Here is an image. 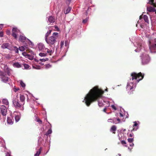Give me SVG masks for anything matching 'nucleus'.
I'll return each instance as SVG.
<instances>
[{
	"mask_svg": "<svg viewBox=\"0 0 156 156\" xmlns=\"http://www.w3.org/2000/svg\"><path fill=\"white\" fill-rule=\"evenodd\" d=\"M103 93L104 91L99 89L98 87H94L86 95L83 102L89 107L91 103L101 98Z\"/></svg>",
	"mask_w": 156,
	"mask_h": 156,
	"instance_id": "1",
	"label": "nucleus"
},
{
	"mask_svg": "<svg viewBox=\"0 0 156 156\" xmlns=\"http://www.w3.org/2000/svg\"><path fill=\"white\" fill-rule=\"evenodd\" d=\"M20 101L19 99L18 94H17L16 96L13 97L12 100V103L14 106L16 108L23 109V105L25 104V101L26 97L27 98V100L29 99L28 95L27 94L20 95Z\"/></svg>",
	"mask_w": 156,
	"mask_h": 156,
	"instance_id": "2",
	"label": "nucleus"
},
{
	"mask_svg": "<svg viewBox=\"0 0 156 156\" xmlns=\"http://www.w3.org/2000/svg\"><path fill=\"white\" fill-rule=\"evenodd\" d=\"M58 33L57 32H54L52 35L48 38H45V40L47 43L50 46H54L55 47V44L57 42V39L58 37Z\"/></svg>",
	"mask_w": 156,
	"mask_h": 156,
	"instance_id": "3",
	"label": "nucleus"
},
{
	"mask_svg": "<svg viewBox=\"0 0 156 156\" xmlns=\"http://www.w3.org/2000/svg\"><path fill=\"white\" fill-rule=\"evenodd\" d=\"M131 76H132V80H136L137 83L142 80L144 76V74H142L140 72L138 73H136L135 72H133L131 74Z\"/></svg>",
	"mask_w": 156,
	"mask_h": 156,
	"instance_id": "4",
	"label": "nucleus"
},
{
	"mask_svg": "<svg viewBox=\"0 0 156 156\" xmlns=\"http://www.w3.org/2000/svg\"><path fill=\"white\" fill-rule=\"evenodd\" d=\"M141 57L142 63L143 64H146L149 62L150 59L148 55L143 54Z\"/></svg>",
	"mask_w": 156,
	"mask_h": 156,
	"instance_id": "5",
	"label": "nucleus"
},
{
	"mask_svg": "<svg viewBox=\"0 0 156 156\" xmlns=\"http://www.w3.org/2000/svg\"><path fill=\"white\" fill-rule=\"evenodd\" d=\"M0 77L1 78L2 80L5 83H6L8 81V77L3 72H0Z\"/></svg>",
	"mask_w": 156,
	"mask_h": 156,
	"instance_id": "6",
	"label": "nucleus"
},
{
	"mask_svg": "<svg viewBox=\"0 0 156 156\" xmlns=\"http://www.w3.org/2000/svg\"><path fill=\"white\" fill-rule=\"evenodd\" d=\"M126 89L129 90V94H132L133 93V92L134 90V88L133 87V83H128L126 86Z\"/></svg>",
	"mask_w": 156,
	"mask_h": 156,
	"instance_id": "7",
	"label": "nucleus"
},
{
	"mask_svg": "<svg viewBox=\"0 0 156 156\" xmlns=\"http://www.w3.org/2000/svg\"><path fill=\"white\" fill-rule=\"evenodd\" d=\"M26 51L27 52H28V53H30V54H28L27 58L30 60L33 59L34 57V52L32 50L29 49L26 50Z\"/></svg>",
	"mask_w": 156,
	"mask_h": 156,
	"instance_id": "8",
	"label": "nucleus"
},
{
	"mask_svg": "<svg viewBox=\"0 0 156 156\" xmlns=\"http://www.w3.org/2000/svg\"><path fill=\"white\" fill-rule=\"evenodd\" d=\"M1 48L3 49L7 48L10 50L12 49L11 46L10 44L8 43H4L1 46Z\"/></svg>",
	"mask_w": 156,
	"mask_h": 156,
	"instance_id": "9",
	"label": "nucleus"
},
{
	"mask_svg": "<svg viewBox=\"0 0 156 156\" xmlns=\"http://www.w3.org/2000/svg\"><path fill=\"white\" fill-rule=\"evenodd\" d=\"M19 30L17 28H13L12 29V36L15 39H17V34Z\"/></svg>",
	"mask_w": 156,
	"mask_h": 156,
	"instance_id": "10",
	"label": "nucleus"
},
{
	"mask_svg": "<svg viewBox=\"0 0 156 156\" xmlns=\"http://www.w3.org/2000/svg\"><path fill=\"white\" fill-rule=\"evenodd\" d=\"M1 113L3 116H5L6 115L7 109L6 107L4 106H2L0 108Z\"/></svg>",
	"mask_w": 156,
	"mask_h": 156,
	"instance_id": "11",
	"label": "nucleus"
},
{
	"mask_svg": "<svg viewBox=\"0 0 156 156\" xmlns=\"http://www.w3.org/2000/svg\"><path fill=\"white\" fill-rule=\"evenodd\" d=\"M149 49L151 52H152L153 50H156V44H151V41H149Z\"/></svg>",
	"mask_w": 156,
	"mask_h": 156,
	"instance_id": "12",
	"label": "nucleus"
},
{
	"mask_svg": "<svg viewBox=\"0 0 156 156\" xmlns=\"http://www.w3.org/2000/svg\"><path fill=\"white\" fill-rule=\"evenodd\" d=\"M38 47L39 50L41 51L44 52L46 48L44 45L41 43H39L38 45Z\"/></svg>",
	"mask_w": 156,
	"mask_h": 156,
	"instance_id": "13",
	"label": "nucleus"
},
{
	"mask_svg": "<svg viewBox=\"0 0 156 156\" xmlns=\"http://www.w3.org/2000/svg\"><path fill=\"white\" fill-rule=\"evenodd\" d=\"M54 48L55 47H53V48L52 49H49L46 48L45 49V51H44V52H47L49 55H51L54 51Z\"/></svg>",
	"mask_w": 156,
	"mask_h": 156,
	"instance_id": "14",
	"label": "nucleus"
},
{
	"mask_svg": "<svg viewBox=\"0 0 156 156\" xmlns=\"http://www.w3.org/2000/svg\"><path fill=\"white\" fill-rule=\"evenodd\" d=\"M48 21L50 23H53L55 21V19L54 16H49L48 17Z\"/></svg>",
	"mask_w": 156,
	"mask_h": 156,
	"instance_id": "15",
	"label": "nucleus"
},
{
	"mask_svg": "<svg viewBox=\"0 0 156 156\" xmlns=\"http://www.w3.org/2000/svg\"><path fill=\"white\" fill-rule=\"evenodd\" d=\"M133 129L131 131L136 130L138 128V124L136 121L134 122V124L133 125Z\"/></svg>",
	"mask_w": 156,
	"mask_h": 156,
	"instance_id": "16",
	"label": "nucleus"
},
{
	"mask_svg": "<svg viewBox=\"0 0 156 156\" xmlns=\"http://www.w3.org/2000/svg\"><path fill=\"white\" fill-rule=\"evenodd\" d=\"M26 37L24 36L20 35L19 38V41L22 42H25Z\"/></svg>",
	"mask_w": 156,
	"mask_h": 156,
	"instance_id": "17",
	"label": "nucleus"
},
{
	"mask_svg": "<svg viewBox=\"0 0 156 156\" xmlns=\"http://www.w3.org/2000/svg\"><path fill=\"white\" fill-rule=\"evenodd\" d=\"M147 10L149 12H155L156 11V9L155 8L151 6L148 7L147 8Z\"/></svg>",
	"mask_w": 156,
	"mask_h": 156,
	"instance_id": "18",
	"label": "nucleus"
},
{
	"mask_svg": "<svg viewBox=\"0 0 156 156\" xmlns=\"http://www.w3.org/2000/svg\"><path fill=\"white\" fill-rule=\"evenodd\" d=\"M116 127L115 125L112 126L110 129V132L112 133H113L115 134V131L116 129Z\"/></svg>",
	"mask_w": 156,
	"mask_h": 156,
	"instance_id": "19",
	"label": "nucleus"
},
{
	"mask_svg": "<svg viewBox=\"0 0 156 156\" xmlns=\"http://www.w3.org/2000/svg\"><path fill=\"white\" fill-rule=\"evenodd\" d=\"M7 122L8 124H12L13 123V120L10 118L8 117L7 119Z\"/></svg>",
	"mask_w": 156,
	"mask_h": 156,
	"instance_id": "20",
	"label": "nucleus"
},
{
	"mask_svg": "<svg viewBox=\"0 0 156 156\" xmlns=\"http://www.w3.org/2000/svg\"><path fill=\"white\" fill-rule=\"evenodd\" d=\"M149 2L148 3L151 4L153 5L154 7H156V3H154V0H148Z\"/></svg>",
	"mask_w": 156,
	"mask_h": 156,
	"instance_id": "21",
	"label": "nucleus"
},
{
	"mask_svg": "<svg viewBox=\"0 0 156 156\" xmlns=\"http://www.w3.org/2000/svg\"><path fill=\"white\" fill-rule=\"evenodd\" d=\"M14 67L16 68H20L21 67V65L18 62H16L13 64Z\"/></svg>",
	"mask_w": 156,
	"mask_h": 156,
	"instance_id": "22",
	"label": "nucleus"
},
{
	"mask_svg": "<svg viewBox=\"0 0 156 156\" xmlns=\"http://www.w3.org/2000/svg\"><path fill=\"white\" fill-rule=\"evenodd\" d=\"M42 150V148L40 147L38 150V151L37 152V153L34 154V156H39L41 154Z\"/></svg>",
	"mask_w": 156,
	"mask_h": 156,
	"instance_id": "23",
	"label": "nucleus"
},
{
	"mask_svg": "<svg viewBox=\"0 0 156 156\" xmlns=\"http://www.w3.org/2000/svg\"><path fill=\"white\" fill-rule=\"evenodd\" d=\"M144 19L146 22L147 23H149L148 17L146 15H144Z\"/></svg>",
	"mask_w": 156,
	"mask_h": 156,
	"instance_id": "24",
	"label": "nucleus"
},
{
	"mask_svg": "<svg viewBox=\"0 0 156 156\" xmlns=\"http://www.w3.org/2000/svg\"><path fill=\"white\" fill-rule=\"evenodd\" d=\"M51 30H49L47 33L46 34L45 38H48V37L49 35L51 33Z\"/></svg>",
	"mask_w": 156,
	"mask_h": 156,
	"instance_id": "25",
	"label": "nucleus"
},
{
	"mask_svg": "<svg viewBox=\"0 0 156 156\" xmlns=\"http://www.w3.org/2000/svg\"><path fill=\"white\" fill-rule=\"evenodd\" d=\"M2 102L4 104L7 105L9 104V102L8 100L7 99H3L2 100Z\"/></svg>",
	"mask_w": 156,
	"mask_h": 156,
	"instance_id": "26",
	"label": "nucleus"
},
{
	"mask_svg": "<svg viewBox=\"0 0 156 156\" xmlns=\"http://www.w3.org/2000/svg\"><path fill=\"white\" fill-rule=\"evenodd\" d=\"M52 133V130L51 129H49L46 133L45 135L47 136Z\"/></svg>",
	"mask_w": 156,
	"mask_h": 156,
	"instance_id": "27",
	"label": "nucleus"
},
{
	"mask_svg": "<svg viewBox=\"0 0 156 156\" xmlns=\"http://www.w3.org/2000/svg\"><path fill=\"white\" fill-rule=\"evenodd\" d=\"M20 117L18 115L15 116V119L16 122H18L20 119Z\"/></svg>",
	"mask_w": 156,
	"mask_h": 156,
	"instance_id": "28",
	"label": "nucleus"
},
{
	"mask_svg": "<svg viewBox=\"0 0 156 156\" xmlns=\"http://www.w3.org/2000/svg\"><path fill=\"white\" fill-rule=\"evenodd\" d=\"M19 50L21 51H23L25 50V48L23 46H21L19 47Z\"/></svg>",
	"mask_w": 156,
	"mask_h": 156,
	"instance_id": "29",
	"label": "nucleus"
},
{
	"mask_svg": "<svg viewBox=\"0 0 156 156\" xmlns=\"http://www.w3.org/2000/svg\"><path fill=\"white\" fill-rule=\"evenodd\" d=\"M20 83L21 86L23 88H24L25 87V83L22 81H20Z\"/></svg>",
	"mask_w": 156,
	"mask_h": 156,
	"instance_id": "30",
	"label": "nucleus"
},
{
	"mask_svg": "<svg viewBox=\"0 0 156 156\" xmlns=\"http://www.w3.org/2000/svg\"><path fill=\"white\" fill-rule=\"evenodd\" d=\"M28 52H27L26 51V52H23L22 54L23 55L25 56L26 58H27V55L28 54Z\"/></svg>",
	"mask_w": 156,
	"mask_h": 156,
	"instance_id": "31",
	"label": "nucleus"
},
{
	"mask_svg": "<svg viewBox=\"0 0 156 156\" xmlns=\"http://www.w3.org/2000/svg\"><path fill=\"white\" fill-rule=\"evenodd\" d=\"M14 50L16 53H18L19 52V50L18 48L16 47L15 46L14 47Z\"/></svg>",
	"mask_w": 156,
	"mask_h": 156,
	"instance_id": "32",
	"label": "nucleus"
},
{
	"mask_svg": "<svg viewBox=\"0 0 156 156\" xmlns=\"http://www.w3.org/2000/svg\"><path fill=\"white\" fill-rule=\"evenodd\" d=\"M45 66V68L47 69L49 68L51 66V65L49 64H46Z\"/></svg>",
	"mask_w": 156,
	"mask_h": 156,
	"instance_id": "33",
	"label": "nucleus"
},
{
	"mask_svg": "<svg viewBox=\"0 0 156 156\" xmlns=\"http://www.w3.org/2000/svg\"><path fill=\"white\" fill-rule=\"evenodd\" d=\"M23 65H24V68L25 69H28L29 67V65L27 64H24Z\"/></svg>",
	"mask_w": 156,
	"mask_h": 156,
	"instance_id": "34",
	"label": "nucleus"
},
{
	"mask_svg": "<svg viewBox=\"0 0 156 156\" xmlns=\"http://www.w3.org/2000/svg\"><path fill=\"white\" fill-rule=\"evenodd\" d=\"M39 55L41 56H45L46 55V54L44 53H40L39 54Z\"/></svg>",
	"mask_w": 156,
	"mask_h": 156,
	"instance_id": "35",
	"label": "nucleus"
},
{
	"mask_svg": "<svg viewBox=\"0 0 156 156\" xmlns=\"http://www.w3.org/2000/svg\"><path fill=\"white\" fill-rule=\"evenodd\" d=\"M37 121L38 122L39 124H41L42 123V121L39 119H37Z\"/></svg>",
	"mask_w": 156,
	"mask_h": 156,
	"instance_id": "36",
	"label": "nucleus"
},
{
	"mask_svg": "<svg viewBox=\"0 0 156 156\" xmlns=\"http://www.w3.org/2000/svg\"><path fill=\"white\" fill-rule=\"evenodd\" d=\"M128 141L129 143H132L133 141V138H129L128 139Z\"/></svg>",
	"mask_w": 156,
	"mask_h": 156,
	"instance_id": "37",
	"label": "nucleus"
},
{
	"mask_svg": "<svg viewBox=\"0 0 156 156\" xmlns=\"http://www.w3.org/2000/svg\"><path fill=\"white\" fill-rule=\"evenodd\" d=\"M6 58L8 59H9L11 57V56L9 54L6 55L5 56Z\"/></svg>",
	"mask_w": 156,
	"mask_h": 156,
	"instance_id": "38",
	"label": "nucleus"
},
{
	"mask_svg": "<svg viewBox=\"0 0 156 156\" xmlns=\"http://www.w3.org/2000/svg\"><path fill=\"white\" fill-rule=\"evenodd\" d=\"M48 60V59L47 58H46L45 59H40V60L42 62H44L45 61H47Z\"/></svg>",
	"mask_w": 156,
	"mask_h": 156,
	"instance_id": "39",
	"label": "nucleus"
},
{
	"mask_svg": "<svg viewBox=\"0 0 156 156\" xmlns=\"http://www.w3.org/2000/svg\"><path fill=\"white\" fill-rule=\"evenodd\" d=\"M88 19L87 18H86L85 19L83 20V23H86Z\"/></svg>",
	"mask_w": 156,
	"mask_h": 156,
	"instance_id": "40",
	"label": "nucleus"
},
{
	"mask_svg": "<svg viewBox=\"0 0 156 156\" xmlns=\"http://www.w3.org/2000/svg\"><path fill=\"white\" fill-rule=\"evenodd\" d=\"M103 104L100 101H98V105L99 107H102L103 106Z\"/></svg>",
	"mask_w": 156,
	"mask_h": 156,
	"instance_id": "41",
	"label": "nucleus"
},
{
	"mask_svg": "<svg viewBox=\"0 0 156 156\" xmlns=\"http://www.w3.org/2000/svg\"><path fill=\"white\" fill-rule=\"evenodd\" d=\"M64 45V42L63 41H61V44H60V48H62L63 46Z\"/></svg>",
	"mask_w": 156,
	"mask_h": 156,
	"instance_id": "42",
	"label": "nucleus"
},
{
	"mask_svg": "<svg viewBox=\"0 0 156 156\" xmlns=\"http://www.w3.org/2000/svg\"><path fill=\"white\" fill-rule=\"evenodd\" d=\"M19 90V88H16L15 87L13 89V91L15 92H16Z\"/></svg>",
	"mask_w": 156,
	"mask_h": 156,
	"instance_id": "43",
	"label": "nucleus"
},
{
	"mask_svg": "<svg viewBox=\"0 0 156 156\" xmlns=\"http://www.w3.org/2000/svg\"><path fill=\"white\" fill-rule=\"evenodd\" d=\"M70 10V9L69 8H68L67 9L66 11V13H65V14H66L68 13Z\"/></svg>",
	"mask_w": 156,
	"mask_h": 156,
	"instance_id": "44",
	"label": "nucleus"
},
{
	"mask_svg": "<svg viewBox=\"0 0 156 156\" xmlns=\"http://www.w3.org/2000/svg\"><path fill=\"white\" fill-rule=\"evenodd\" d=\"M121 143L123 145H124L126 144V143L124 140H122L121 141Z\"/></svg>",
	"mask_w": 156,
	"mask_h": 156,
	"instance_id": "45",
	"label": "nucleus"
},
{
	"mask_svg": "<svg viewBox=\"0 0 156 156\" xmlns=\"http://www.w3.org/2000/svg\"><path fill=\"white\" fill-rule=\"evenodd\" d=\"M3 36V33L2 31L0 32V37H2Z\"/></svg>",
	"mask_w": 156,
	"mask_h": 156,
	"instance_id": "46",
	"label": "nucleus"
},
{
	"mask_svg": "<svg viewBox=\"0 0 156 156\" xmlns=\"http://www.w3.org/2000/svg\"><path fill=\"white\" fill-rule=\"evenodd\" d=\"M111 107L113 109H114V110H116V108L114 105H112Z\"/></svg>",
	"mask_w": 156,
	"mask_h": 156,
	"instance_id": "47",
	"label": "nucleus"
},
{
	"mask_svg": "<svg viewBox=\"0 0 156 156\" xmlns=\"http://www.w3.org/2000/svg\"><path fill=\"white\" fill-rule=\"evenodd\" d=\"M5 156H11V155L8 152H7Z\"/></svg>",
	"mask_w": 156,
	"mask_h": 156,
	"instance_id": "48",
	"label": "nucleus"
},
{
	"mask_svg": "<svg viewBox=\"0 0 156 156\" xmlns=\"http://www.w3.org/2000/svg\"><path fill=\"white\" fill-rule=\"evenodd\" d=\"M55 28L58 31L59 30V28H58V27L57 26H55Z\"/></svg>",
	"mask_w": 156,
	"mask_h": 156,
	"instance_id": "49",
	"label": "nucleus"
},
{
	"mask_svg": "<svg viewBox=\"0 0 156 156\" xmlns=\"http://www.w3.org/2000/svg\"><path fill=\"white\" fill-rule=\"evenodd\" d=\"M107 110V108H104L103 110V111L104 112H106Z\"/></svg>",
	"mask_w": 156,
	"mask_h": 156,
	"instance_id": "50",
	"label": "nucleus"
},
{
	"mask_svg": "<svg viewBox=\"0 0 156 156\" xmlns=\"http://www.w3.org/2000/svg\"><path fill=\"white\" fill-rule=\"evenodd\" d=\"M143 18V16L142 15H141L140 16V17H139V19L140 20H141Z\"/></svg>",
	"mask_w": 156,
	"mask_h": 156,
	"instance_id": "51",
	"label": "nucleus"
},
{
	"mask_svg": "<svg viewBox=\"0 0 156 156\" xmlns=\"http://www.w3.org/2000/svg\"><path fill=\"white\" fill-rule=\"evenodd\" d=\"M117 120L118 121V123H119L120 122V120L119 118L117 119Z\"/></svg>",
	"mask_w": 156,
	"mask_h": 156,
	"instance_id": "52",
	"label": "nucleus"
},
{
	"mask_svg": "<svg viewBox=\"0 0 156 156\" xmlns=\"http://www.w3.org/2000/svg\"><path fill=\"white\" fill-rule=\"evenodd\" d=\"M133 136V134H130L129 135V136L130 137H132Z\"/></svg>",
	"mask_w": 156,
	"mask_h": 156,
	"instance_id": "53",
	"label": "nucleus"
},
{
	"mask_svg": "<svg viewBox=\"0 0 156 156\" xmlns=\"http://www.w3.org/2000/svg\"><path fill=\"white\" fill-rule=\"evenodd\" d=\"M133 145H134L133 144V143H132L131 144H130V146L132 147V146H133Z\"/></svg>",
	"mask_w": 156,
	"mask_h": 156,
	"instance_id": "54",
	"label": "nucleus"
},
{
	"mask_svg": "<svg viewBox=\"0 0 156 156\" xmlns=\"http://www.w3.org/2000/svg\"><path fill=\"white\" fill-rule=\"evenodd\" d=\"M67 44H68V42L67 41H65V44L66 46L67 45Z\"/></svg>",
	"mask_w": 156,
	"mask_h": 156,
	"instance_id": "55",
	"label": "nucleus"
},
{
	"mask_svg": "<svg viewBox=\"0 0 156 156\" xmlns=\"http://www.w3.org/2000/svg\"><path fill=\"white\" fill-rule=\"evenodd\" d=\"M120 116H123V115H122V114H121V113H120Z\"/></svg>",
	"mask_w": 156,
	"mask_h": 156,
	"instance_id": "56",
	"label": "nucleus"
},
{
	"mask_svg": "<svg viewBox=\"0 0 156 156\" xmlns=\"http://www.w3.org/2000/svg\"><path fill=\"white\" fill-rule=\"evenodd\" d=\"M125 146L126 147H127V145H125Z\"/></svg>",
	"mask_w": 156,
	"mask_h": 156,
	"instance_id": "57",
	"label": "nucleus"
},
{
	"mask_svg": "<svg viewBox=\"0 0 156 156\" xmlns=\"http://www.w3.org/2000/svg\"><path fill=\"white\" fill-rule=\"evenodd\" d=\"M155 13H156V12H155Z\"/></svg>",
	"mask_w": 156,
	"mask_h": 156,
	"instance_id": "58",
	"label": "nucleus"
}]
</instances>
